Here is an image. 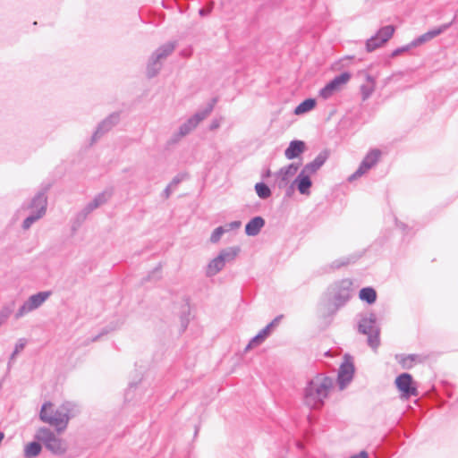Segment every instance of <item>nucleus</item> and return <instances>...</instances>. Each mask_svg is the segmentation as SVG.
I'll list each match as a JSON object with an SVG mask.
<instances>
[{"label":"nucleus","instance_id":"1","mask_svg":"<svg viewBox=\"0 0 458 458\" xmlns=\"http://www.w3.org/2000/svg\"><path fill=\"white\" fill-rule=\"evenodd\" d=\"M77 412V405L72 402H64L56 408L51 402H46L41 407L39 419L54 427L56 432L62 433Z\"/></svg>","mask_w":458,"mask_h":458},{"label":"nucleus","instance_id":"2","mask_svg":"<svg viewBox=\"0 0 458 458\" xmlns=\"http://www.w3.org/2000/svg\"><path fill=\"white\" fill-rule=\"evenodd\" d=\"M333 386L334 379L332 377L325 374L316 375L308 382L304 388V403L310 409L321 408Z\"/></svg>","mask_w":458,"mask_h":458},{"label":"nucleus","instance_id":"3","mask_svg":"<svg viewBox=\"0 0 458 458\" xmlns=\"http://www.w3.org/2000/svg\"><path fill=\"white\" fill-rule=\"evenodd\" d=\"M35 438L38 442H41L53 454L63 455L68 450L66 441L58 437L55 432L48 428H39L36 432Z\"/></svg>","mask_w":458,"mask_h":458},{"label":"nucleus","instance_id":"4","mask_svg":"<svg viewBox=\"0 0 458 458\" xmlns=\"http://www.w3.org/2000/svg\"><path fill=\"white\" fill-rule=\"evenodd\" d=\"M175 47V42H167L152 54L147 66L148 78L155 77L158 73L162 67V62L174 52Z\"/></svg>","mask_w":458,"mask_h":458},{"label":"nucleus","instance_id":"5","mask_svg":"<svg viewBox=\"0 0 458 458\" xmlns=\"http://www.w3.org/2000/svg\"><path fill=\"white\" fill-rule=\"evenodd\" d=\"M216 103V98H213L208 106L200 111H198L195 114L190 117L185 123H183L180 127L178 132L174 135V140H178L181 138L188 135L191 131H193L198 124L207 118L214 109V106Z\"/></svg>","mask_w":458,"mask_h":458},{"label":"nucleus","instance_id":"6","mask_svg":"<svg viewBox=\"0 0 458 458\" xmlns=\"http://www.w3.org/2000/svg\"><path fill=\"white\" fill-rule=\"evenodd\" d=\"M376 322L377 318L373 313L360 318L359 322V332L368 335V344L374 350L380 344L379 328Z\"/></svg>","mask_w":458,"mask_h":458},{"label":"nucleus","instance_id":"7","mask_svg":"<svg viewBox=\"0 0 458 458\" xmlns=\"http://www.w3.org/2000/svg\"><path fill=\"white\" fill-rule=\"evenodd\" d=\"M47 199L44 191H40L32 199L29 208L31 214L23 221L22 228L29 229L37 220L41 218L47 210Z\"/></svg>","mask_w":458,"mask_h":458},{"label":"nucleus","instance_id":"8","mask_svg":"<svg viewBox=\"0 0 458 458\" xmlns=\"http://www.w3.org/2000/svg\"><path fill=\"white\" fill-rule=\"evenodd\" d=\"M50 292H39L29 297L15 313V318L19 319L26 314L39 308L50 296Z\"/></svg>","mask_w":458,"mask_h":458},{"label":"nucleus","instance_id":"9","mask_svg":"<svg viewBox=\"0 0 458 458\" xmlns=\"http://www.w3.org/2000/svg\"><path fill=\"white\" fill-rule=\"evenodd\" d=\"M394 27L393 25H386L378 30V31L366 41V50L373 52L374 50L381 47L386 43L394 35Z\"/></svg>","mask_w":458,"mask_h":458},{"label":"nucleus","instance_id":"10","mask_svg":"<svg viewBox=\"0 0 458 458\" xmlns=\"http://www.w3.org/2000/svg\"><path fill=\"white\" fill-rule=\"evenodd\" d=\"M395 386L401 393V397L409 399L411 396H418L419 392L416 383L409 373H403L395 378Z\"/></svg>","mask_w":458,"mask_h":458},{"label":"nucleus","instance_id":"11","mask_svg":"<svg viewBox=\"0 0 458 458\" xmlns=\"http://www.w3.org/2000/svg\"><path fill=\"white\" fill-rule=\"evenodd\" d=\"M350 78L349 72H342L335 76L319 90V97L323 99H328L335 92L339 91L341 87L349 81Z\"/></svg>","mask_w":458,"mask_h":458},{"label":"nucleus","instance_id":"12","mask_svg":"<svg viewBox=\"0 0 458 458\" xmlns=\"http://www.w3.org/2000/svg\"><path fill=\"white\" fill-rule=\"evenodd\" d=\"M381 152L378 149L370 150L361 161L359 168L350 177L349 181H353L372 168L378 161Z\"/></svg>","mask_w":458,"mask_h":458},{"label":"nucleus","instance_id":"13","mask_svg":"<svg viewBox=\"0 0 458 458\" xmlns=\"http://www.w3.org/2000/svg\"><path fill=\"white\" fill-rule=\"evenodd\" d=\"M299 170V165L292 163L283 166L275 174V182L279 189L285 188Z\"/></svg>","mask_w":458,"mask_h":458},{"label":"nucleus","instance_id":"14","mask_svg":"<svg viewBox=\"0 0 458 458\" xmlns=\"http://www.w3.org/2000/svg\"><path fill=\"white\" fill-rule=\"evenodd\" d=\"M352 283L349 279L342 280L337 286V292L335 294V303L337 307L344 305L352 296Z\"/></svg>","mask_w":458,"mask_h":458},{"label":"nucleus","instance_id":"15","mask_svg":"<svg viewBox=\"0 0 458 458\" xmlns=\"http://www.w3.org/2000/svg\"><path fill=\"white\" fill-rule=\"evenodd\" d=\"M354 366L352 362H344L339 369L337 381L340 389H344L352 379Z\"/></svg>","mask_w":458,"mask_h":458},{"label":"nucleus","instance_id":"16","mask_svg":"<svg viewBox=\"0 0 458 458\" xmlns=\"http://www.w3.org/2000/svg\"><path fill=\"white\" fill-rule=\"evenodd\" d=\"M452 23H453V21L444 24L437 29L431 30L420 35V37H418L417 38H415L414 40H412L411 42V46L413 47H416L427 41L433 39L434 38H436L437 36L440 35L445 30H446L448 28H450Z\"/></svg>","mask_w":458,"mask_h":458},{"label":"nucleus","instance_id":"17","mask_svg":"<svg viewBox=\"0 0 458 458\" xmlns=\"http://www.w3.org/2000/svg\"><path fill=\"white\" fill-rule=\"evenodd\" d=\"M328 157V151L323 150L315 157L312 162L306 164L301 170L310 175H313L325 164Z\"/></svg>","mask_w":458,"mask_h":458},{"label":"nucleus","instance_id":"18","mask_svg":"<svg viewBox=\"0 0 458 458\" xmlns=\"http://www.w3.org/2000/svg\"><path fill=\"white\" fill-rule=\"evenodd\" d=\"M119 119H120L119 114L114 113V114H110L106 119L102 121L98 124L97 131L92 137L93 140H97L98 138H99L105 132L111 130V128L119 122Z\"/></svg>","mask_w":458,"mask_h":458},{"label":"nucleus","instance_id":"19","mask_svg":"<svg viewBox=\"0 0 458 458\" xmlns=\"http://www.w3.org/2000/svg\"><path fill=\"white\" fill-rule=\"evenodd\" d=\"M113 191L106 190L99 194H98L92 201H90L84 208V212L86 215L92 212L97 208L105 204L112 196Z\"/></svg>","mask_w":458,"mask_h":458},{"label":"nucleus","instance_id":"20","mask_svg":"<svg viewBox=\"0 0 458 458\" xmlns=\"http://www.w3.org/2000/svg\"><path fill=\"white\" fill-rule=\"evenodd\" d=\"M305 151V143L302 140H292L288 148L284 150V156L287 159L292 160L298 157Z\"/></svg>","mask_w":458,"mask_h":458},{"label":"nucleus","instance_id":"21","mask_svg":"<svg viewBox=\"0 0 458 458\" xmlns=\"http://www.w3.org/2000/svg\"><path fill=\"white\" fill-rule=\"evenodd\" d=\"M311 175L304 173V171H301L294 180L293 183L296 185L298 191L301 194H309L310 188L312 185V182L310 180Z\"/></svg>","mask_w":458,"mask_h":458},{"label":"nucleus","instance_id":"22","mask_svg":"<svg viewBox=\"0 0 458 458\" xmlns=\"http://www.w3.org/2000/svg\"><path fill=\"white\" fill-rule=\"evenodd\" d=\"M265 225V220L261 216H255L250 219L245 226V233L249 236H256Z\"/></svg>","mask_w":458,"mask_h":458},{"label":"nucleus","instance_id":"23","mask_svg":"<svg viewBox=\"0 0 458 458\" xmlns=\"http://www.w3.org/2000/svg\"><path fill=\"white\" fill-rule=\"evenodd\" d=\"M224 261L221 259L219 256L213 259L208 265L207 267V276H213L220 272L225 267Z\"/></svg>","mask_w":458,"mask_h":458},{"label":"nucleus","instance_id":"24","mask_svg":"<svg viewBox=\"0 0 458 458\" xmlns=\"http://www.w3.org/2000/svg\"><path fill=\"white\" fill-rule=\"evenodd\" d=\"M240 252L239 247H229L226 249H224L220 251L218 256L221 258V259L225 264L226 262H231L234 260V259L237 257V255Z\"/></svg>","mask_w":458,"mask_h":458},{"label":"nucleus","instance_id":"25","mask_svg":"<svg viewBox=\"0 0 458 458\" xmlns=\"http://www.w3.org/2000/svg\"><path fill=\"white\" fill-rule=\"evenodd\" d=\"M399 363L404 369H411L415 362H420L421 359L417 354L400 355L397 356Z\"/></svg>","mask_w":458,"mask_h":458},{"label":"nucleus","instance_id":"26","mask_svg":"<svg viewBox=\"0 0 458 458\" xmlns=\"http://www.w3.org/2000/svg\"><path fill=\"white\" fill-rule=\"evenodd\" d=\"M315 106L316 100L314 98H307L295 107L294 114L297 115L303 114L312 110Z\"/></svg>","mask_w":458,"mask_h":458},{"label":"nucleus","instance_id":"27","mask_svg":"<svg viewBox=\"0 0 458 458\" xmlns=\"http://www.w3.org/2000/svg\"><path fill=\"white\" fill-rule=\"evenodd\" d=\"M272 325H267L256 336H254L247 346V349L253 345L260 344L270 334Z\"/></svg>","mask_w":458,"mask_h":458},{"label":"nucleus","instance_id":"28","mask_svg":"<svg viewBox=\"0 0 458 458\" xmlns=\"http://www.w3.org/2000/svg\"><path fill=\"white\" fill-rule=\"evenodd\" d=\"M360 299L369 304H372L377 300V293L372 287H364L360 291Z\"/></svg>","mask_w":458,"mask_h":458},{"label":"nucleus","instance_id":"29","mask_svg":"<svg viewBox=\"0 0 458 458\" xmlns=\"http://www.w3.org/2000/svg\"><path fill=\"white\" fill-rule=\"evenodd\" d=\"M41 449V445L38 442H31L25 446L24 454L29 458L36 457L40 454Z\"/></svg>","mask_w":458,"mask_h":458},{"label":"nucleus","instance_id":"30","mask_svg":"<svg viewBox=\"0 0 458 458\" xmlns=\"http://www.w3.org/2000/svg\"><path fill=\"white\" fill-rule=\"evenodd\" d=\"M255 191H256L258 196L262 199H266L269 198L271 195V191H270L269 187L263 182L256 183Z\"/></svg>","mask_w":458,"mask_h":458},{"label":"nucleus","instance_id":"31","mask_svg":"<svg viewBox=\"0 0 458 458\" xmlns=\"http://www.w3.org/2000/svg\"><path fill=\"white\" fill-rule=\"evenodd\" d=\"M25 345H26V340L23 339V338L20 339L17 342V344H15L14 351L13 352V353H12V355L10 357V360L8 362L9 366L14 360L16 355L24 349Z\"/></svg>","mask_w":458,"mask_h":458},{"label":"nucleus","instance_id":"32","mask_svg":"<svg viewBox=\"0 0 458 458\" xmlns=\"http://www.w3.org/2000/svg\"><path fill=\"white\" fill-rule=\"evenodd\" d=\"M225 233V229L224 226H219L217 228H216L211 236H210V242L212 243H216L220 241L222 235Z\"/></svg>","mask_w":458,"mask_h":458},{"label":"nucleus","instance_id":"33","mask_svg":"<svg viewBox=\"0 0 458 458\" xmlns=\"http://www.w3.org/2000/svg\"><path fill=\"white\" fill-rule=\"evenodd\" d=\"M374 91V86L373 85H362L360 87V93L362 96V99L366 100L368 99L372 92Z\"/></svg>","mask_w":458,"mask_h":458},{"label":"nucleus","instance_id":"34","mask_svg":"<svg viewBox=\"0 0 458 458\" xmlns=\"http://www.w3.org/2000/svg\"><path fill=\"white\" fill-rule=\"evenodd\" d=\"M242 225V223L240 221H233L231 223L226 224L224 227L225 229V232L238 229Z\"/></svg>","mask_w":458,"mask_h":458},{"label":"nucleus","instance_id":"35","mask_svg":"<svg viewBox=\"0 0 458 458\" xmlns=\"http://www.w3.org/2000/svg\"><path fill=\"white\" fill-rule=\"evenodd\" d=\"M10 315V310L7 309H4L0 311V327L5 322L7 318Z\"/></svg>","mask_w":458,"mask_h":458},{"label":"nucleus","instance_id":"36","mask_svg":"<svg viewBox=\"0 0 458 458\" xmlns=\"http://www.w3.org/2000/svg\"><path fill=\"white\" fill-rule=\"evenodd\" d=\"M349 263H350V259H343L341 260L334 261L333 267H335V268H339V267H341L343 266L348 265Z\"/></svg>","mask_w":458,"mask_h":458},{"label":"nucleus","instance_id":"37","mask_svg":"<svg viewBox=\"0 0 458 458\" xmlns=\"http://www.w3.org/2000/svg\"><path fill=\"white\" fill-rule=\"evenodd\" d=\"M411 47H412L411 46V44H409V45H407V46H405V47H399V48L395 49V50L392 53V55H393V56H397V55H399L401 53H403V52H405V51L409 50Z\"/></svg>","mask_w":458,"mask_h":458},{"label":"nucleus","instance_id":"38","mask_svg":"<svg viewBox=\"0 0 458 458\" xmlns=\"http://www.w3.org/2000/svg\"><path fill=\"white\" fill-rule=\"evenodd\" d=\"M182 181V175H177L175 176L172 182L169 183V185L174 189L175 190V188L177 187V185Z\"/></svg>","mask_w":458,"mask_h":458},{"label":"nucleus","instance_id":"39","mask_svg":"<svg viewBox=\"0 0 458 458\" xmlns=\"http://www.w3.org/2000/svg\"><path fill=\"white\" fill-rule=\"evenodd\" d=\"M188 323H189L188 317L187 316H182V318H181V324H182V331H184L187 328Z\"/></svg>","mask_w":458,"mask_h":458},{"label":"nucleus","instance_id":"40","mask_svg":"<svg viewBox=\"0 0 458 458\" xmlns=\"http://www.w3.org/2000/svg\"><path fill=\"white\" fill-rule=\"evenodd\" d=\"M174 190L168 184L166 186V188L164 190V196L165 199L169 198V196L171 195V193L174 191Z\"/></svg>","mask_w":458,"mask_h":458},{"label":"nucleus","instance_id":"41","mask_svg":"<svg viewBox=\"0 0 458 458\" xmlns=\"http://www.w3.org/2000/svg\"><path fill=\"white\" fill-rule=\"evenodd\" d=\"M212 5L213 4H210V6H208V8H201L199 10V14L202 16L208 14L212 10Z\"/></svg>","mask_w":458,"mask_h":458},{"label":"nucleus","instance_id":"42","mask_svg":"<svg viewBox=\"0 0 458 458\" xmlns=\"http://www.w3.org/2000/svg\"><path fill=\"white\" fill-rule=\"evenodd\" d=\"M282 316H278L276 318H274L268 325H272V328L275 327L276 325H278Z\"/></svg>","mask_w":458,"mask_h":458},{"label":"nucleus","instance_id":"43","mask_svg":"<svg viewBox=\"0 0 458 458\" xmlns=\"http://www.w3.org/2000/svg\"><path fill=\"white\" fill-rule=\"evenodd\" d=\"M359 458H368V453L366 451H361L359 454H356Z\"/></svg>","mask_w":458,"mask_h":458},{"label":"nucleus","instance_id":"44","mask_svg":"<svg viewBox=\"0 0 458 458\" xmlns=\"http://www.w3.org/2000/svg\"><path fill=\"white\" fill-rule=\"evenodd\" d=\"M218 127H219V123H218L217 121H214V122H212V123H211V125H210V129H211V130H215V129H216V128H218Z\"/></svg>","mask_w":458,"mask_h":458},{"label":"nucleus","instance_id":"45","mask_svg":"<svg viewBox=\"0 0 458 458\" xmlns=\"http://www.w3.org/2000/svg\"><path fill=\"white\" fill-rule=\"evenodd\" d=\"M350 458H359V457H358V456H356V455H353V456H352V457H350Z\"/></svg>","mask_w":458,"mask_h":458}]
</instances>
